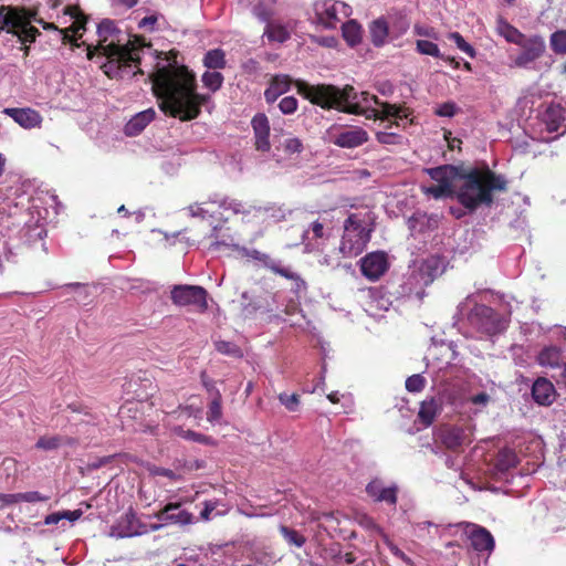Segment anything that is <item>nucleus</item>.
<instances>
[{
    "label": "nucleus",
    "mask_w": 566,
    "mask_h": 566,
    "mask_svg": "<svg viewBox=\"0 0 566 566\" xmlns=\"http://www.w3.org/2000/svg\"><path fill=\"white\" fill-rule=\"evenodd\" d=\"M439 409L440 403L434 398L424 400L420 406L418 413L419 419L424 426H430L433 422Z\"/></svg>",
    "instance_id": "33"
},
{
    "label": "nucleus",
    "mask_w": 566,
    "mask_h": 566,
    "mask_svg": "<svg viewBox=\"0 0 566 566\" xmlns=\"http://www.w3.org/2000/svg\"><path fill=\"white\" fill-rule=\"evenodd\" d=\"M416 50L419 54L429 55L436 59H444L441 54L439 46L428 40H417L416 41Z\"/></svg>",
    "instance_id": "41"
},
{
    "label": "nucleus",
    "mask_w": 566,
    "mask_h": 566,
    "mask_svg": "<svg viewBox=\"0 0 566 566\" xmlns=\"http://www.w3.org/2000/svg\"><path fill=\"white\" fill-rule=\"evenodd\" d=\"M207 69L219 70L226 66V54L221 49L209 50L203 56Z\"/></svg>",
    "instance_id": "38"
},
{
    "label": "nucleus",
    "mask_w": 566,
    "mask_h": 566,
    "mask_svg": "<svg viewBox=\"0 0 566 566\" xmlns=\"http://www.w3.org/2000/svg\"><path fill=\"white\" fill-rule=\"evenodd\" d=\"M216 350L222 355H227L234 358H241L243 356L242 349L234 343L228 340L214 342Z\"/></svg>",
    "instance_id": "42"
},
{
    "label": "nucleus",
    "mask_w": 566,
    "mask_h": 566,
    "mask_svg": "<svg viewBox=\"0 0 566 566\" xmlns=\"http://www.w3.org/2000/svg\"><path fill=\"white\" fill-rule=\"evenodd\" d=\"M388 268V258L382 251L371 252L360 260V271L370 281L378 280Z\"/></svg>",
    "instance_id": "17"
},
{
    "label": "nucleus",
    "mask_w": 566,
    "mask_h": 566,
    "mask_svg": "<svg viewBox=\"0 0 566 566\" xmlns=\"http://www.w3.org/2000/svg\"><path fill=\"white\" fill-rule=\"evenodd\" d=\"M174 431L178 437H180L185 440L193 441V442L206 444V446L214 444V439L212 437L196 432L193 430H189V429L186 430L181 427H176L174 429Z\"/></svg>",
    "instance_id": "37"
},
{
    "label": "nucleus",
    "mask_w": 566,
    "mask_h": 566,
    "mask_svg": "<svg viewBox=\"0 0 566 566\" xmlns=\"http://www.w3.org/2000/svg\"><path fill=\"white\" fill-rule=\"evenodd\" d=\"M413 32H415V34H417L419 36H426V38H431L433 40H438L437 32L434 31L433 28H430V27L416 24L413 27Z\"/></svg>",
    "instance_id": "60"
},
{
    "label": "nucleus",
    "mask_w": 566,
    "mask_h": 566,
    "mask_svg": "<svg viewBox=\"0 0 566 566\" xmlns=\"http://www.w3.org/2000/svg\"><path fill=\"white\" fill-rule=\"evenodd\" d=\"M342 31H343V36H344L345 41L350 46H354L360 42L361 28L356 21L349 20V21L344 22L342 25Z\"/></svg>",
    "instance_id": "35"
},
{
    "label": "nucleus",
    "mask_w": 566,
    "mask_h": 566,
    "mask_svg": "<svg viewBox=\"0 0 566 566\" xmlns=\"http://www.w3.org/2000/svg\"><path fill=\"white\" fill-rule=\"evenodd\" d=\"M263 35L266 36L270 42L283 43L290 39L289 30L284 25L273 22L272 20L265 22Z\"/></svg>",
    "instance_id": "30"
},
{
    "label": "nucleus",
    "mask_w": 566,
    "mask_h": 566,
    "mask_svg": "<svg viewBox=\"0 0 566 566\" xmlns=\"http://www.w3.org/2000/svg\"><path fill=\"white\" fill-rule=\"evenodd\" d=\"M15 504L21 502L35 503V502H46L51 499L50 495H43L38 491H30L23 493H14Z\"/></svg>",
    "instance_id": "48"
},
{
    "label": "nucleus",
    "mask_w": 566,
    "mask_h": 566,
    "mask_svg": "<svg viewBox=\"0 0 566 566\" xmlns=\"http://www.w3.org/2000/svg\"><path fill=\"white\" fill-rule=\"evenodd\" d=\"M426 174L439 185H447L452 190L455 189L459 182L463 168L453 165H442L438 167L424 169Z\"/></svg>",
    "instance_id": "20"
},
{
    "label": "nucleus",
    "mask_w": 566,
    "mask_h": 566,
    "mask_svg": "<svg viewBox=\"0 0 566 566\" xmlns=\"http://www.w3.org/2000/svg\"><path fill=\"white\" fill-rule=\"evenodd\" d=\"M537 363L546 368H563V353L557 346L551 345L544 347L537 355Z\"/></svg>",
    "instance_id": "25"
},
{
    "label": "nucleus",
    "mask_w": 566,
    "mask_h": 566,
    "mask_svg": "<svg viewBox=\"0 0 566 566\" xmlns=\"http://www.w3.org/2000/svg\"><path fill=\"white\" fill-rule=\"evenodd\" d=\"M282 148L289 155L300 154L303 150V144L300 138L290 136L283 142Z\"/></svg>",
    "instance_id": "53"
},
{
    "label": "nucleus",
    "mask_w": 566,
    "mask_h": 566,
    "mask_svg": "<svg viewBox=\"0 0 566 566\" xmlns=\"http://www.w3.org/2000/svg\"><path fill=\"white\" fill-rule=\"evenodd\" d=\"M314 12L319 25L335 29L338 23L350 15L352 8L342 1L317 0L314 3Z\"/></svg>",
    "instance_id": "9"
},
{
    "label": "nucleus",
    "mask_w": 566,
    "mask_h": 566,
    "mask_svg": "<svg viewBox=\"0 0 566 566\" xmlns=\"http://www.w3.org/2000/svg\"><path fill=\"white\" fill-rule=\"evenodd\" d=\"M167 21L164 15L159 13H151L144 17V31H158L166 29Z\"/></svg>",
    "instance_id": "46"
},
{
    "label": "nucleus",
    "mask_w": 566,
    "mask_h": 566,
    "mask_svg": "<svg viewBox=\"0 0 566 566\" xmlns=\"http://www.w3.org/2000/svg\"><path fill=\"white\" fill-rule=\"evenodd\" d=\"M469 526L472 528L469 535L472 547L478 552L491 553L495 546L492 534L480 525L469 524Z\"/></svg>",
    "instance_id": "22"
},
{
    "label": "nucleus",
    "mask_w": 566,
    "mask_h": 566,
    "mask_svg": "<svg viewBox=\"0 0 566 566\" xmlns=\"http://www.w3.org/2000/svg\"><path fill=\"white\" fill-rule=\"evenodd\" d=\"M552 51L558 55L566 54V30H557L549 36Z\"/></svg>",
    "instance_id": "40"
},
{
    "label": "nucleus",
    "mask_w": 566,
    "mask_h": 566,
    "mask_svg": "<svg viewBox=\"0 0 566 566\" xmlns=\"http://www.w3.org/2000/svg\"><path fill=\"white\" fill-rule=\"evenodd\" d=\"M165 294L164 286L153 281H144V297L153 300H160Z\"/></svg>",
    "instance_id": "50"
},
{
    "label": "nucleus",
    "mask_w": 566,
    "mask_h": 566,
    "mask_svg": "<svg viewBox=\"0 0 566 566\" xmlns=\"http://www.w3.org/2000/svg\"><path fill=\"white\" fill-rule=\"evenodd\" d=\"M203 505L200 516L205 521H209L216 516L226 515L229 512L228 504L219 500L206 501Z\"/></svg>",
    "instance_id": "32"
},
{
    "label": "nucleus",
    "mask_w": 566,
    "mask_h": 566,
    "mask_svg": "<svg viewBox=\"0 0 566 566\" xmlns=\"http://www.w3.org/2000/svg\"><path fill=\"white\" fill-rule=\"evenodd\" d=\"M291 81L286 75H276L270 82L264 91V99L268 104H273L281 95L290 90Z\"/></svg>",
    "instance_id": "26"
},
{
    "label": "nucleus",
    "mask_w": 566,
    "mask_h": 566,
    "mask_svg": "<svg viewBox=\"0 0 566 566\" xmlns=\"http://www.w3.org/2000/svg\"><path fill=\"white\" fill-rule=\"evenodd\" d=\"M506 184L504 176L496 175L488 166L482 169H463L455 185V199L471 213L480 206L490 207L493 203V191H504Z\"/></svg>",
    "instance_id": "4"
},
{
    "label": "nucleus",
    "mask_w": 566,
    "mask_h": 566,
    "mask_svg": "<svg viewBox=\"0 0 566 566\" xmlns=\"http://www.w3.org/2000/svg\"><path fill=\"white\" fill-rule=\"evenodd\" d=\"M469 401L472 405L485 407L488 405V402L490 401V396L486 392L482 391V392H479V394L470 397Z\"/></svg>",
    "instance_id": "63"
},
{
    "label": "nucleus",
    "mask_w": 566,
    "mask_h": 566,
    "mask_svg": "<svg viewBox=\"0 0 566 566\" xmlns=\"http://www.w3.org/2000/svg\"><path fill=\"white\" fill-rule=\"evenodd\" d=\"M469 324L486 335L502 333L507 327V321L490 306L476 304L468 314Z\"/></svg>",
    "instance_id": "7"
},
{
    "label": "nucleus",
    "mask_w": 566,
    "mask_h": 566,
    "mask_svg": "<svg viewBox=\"0 0 566 566\" xmlns=\"http://www.w3.org/2000/svg\"><path fill=\"white\" fill-rule=\"evenodd\" d=\"M140 133L142 113H138L125 125V134L127 136H138Z\"/></svg>",
    "instance_id": "57"
},
{
    "label": "nucleus",
    "mask_w": 566,
    "mask_h": 566,
    "mask_svg": "<svg viewBox=\"0 0 566 566\" xmlns=\"http://www.w3.org/2000/svg\"><path fill=\"white\" fill-rule=\"evenodd\" d=\"M517 45L521 48V52L513 59V66L525 70H535L536 61L546 52L544 38L539 34H532L530 36H525Z\"/></svg>",
    "instance_id": "10"
},
{
    "label": "nucleus",
    "mask_w": 566,
    "mask_h": 566,
    "mask_svg": "<svg viewBox=\"0 0 566 566\" xmlns=\"http://www.w3.org/2000/svg\"><path fill=\"white\" fill-rule=\"evenodd\" d=\"M310 232L313 233L314 238H322L324 235V226L319 221H314L310 229L304 231L303 233V240L308 238Z\"/></svg>",
    "instance_id": "61"
},
{
    "label": "nucleus",
    "mask_w": 566,
    "mask_h": 566,
    "mask_svg": "<svg viewBox=\"0 0 566 566\" xmlns=\"http://www.w3.org/2000/svg\"><path fill=\"white\" fill-rule=\"evenodd\" d=\"M235 250L248 259L258 261L264 268L271 270L273 273L279 274L285 279L292 280L296 282V286H305V282L301 279V276L293 272L290 266H283L281 261L272 259L269 254L261 252L256 249H249L245 247L235 245Z\"/></svg>",
    "instance_id": "12"
},
{
    "label": "nucleus",
    "mask_w": 566,
    "mask_h": 566,
    "mask_svg": "<svg viewBox=\"0 0 566 566\" xmlns=\"http://www.w3.org/2000/svg\"><path fill=\"white\" fill-rule=\"evenodd\" d=\"M518 460L516 453L511 449H502L496 458V469L500 472H506L516 467Z\"/></svg>",
    "instance_id": "36"
},
{
    "label": "nucleus",
    "mask_w": 566,
    "mask_h": 566,
    "mask_svg": "<svg viewBox=\"0 0 566 566\" xmlns=\"http://www.w3.org/2000/svg\"><path fill=\"white\" fill-rule=\"evenodd\" d=\"M24 11L27 12V19L25 21H22V28L19 34V41L22 44L35 42L36 38L41 34V32L34 25H32L33 22L40 24L46 31L59 32L60 28L56 24L46 22L40 18L38 15L36 9L24 7Z\"/></svg>",
    "instance_id": "15"
},
{
    "label": "nucleus",
    "mask_w": 566,
    "mask_h": 566,
    "mask_svg": "<svg viewBox=\"0 0 566 566\" xmlns=\"http://www.w3.org/2000/svg\"><path fill=\"white\" fill-rule=\"evenodd\" d=\"M328 138L340 148H356L368 142V133L358 126L335 125L328 129Z\"/></svg>",
    "instance_id": "14"
},
{
    "label": "nucleus",
    "mask_w": 566,
    "mask_h": 566,
    "mask_svg": "<svg viewBox=\"0 0 566 566\" xmlns=\"http://www.w3.org/2000/svg\"><path fill=\"white\" fill-rule=\"evenodd\" d=\"M116 25L112 20H103L97 28L98 41L96 45H87V59L106 57L101 64L104 73L109 77H124L142 73L138 51L142 49V35H134L133 41L119 44Z\"/></svg>",
    "instance_id": "3"
},
{
    "label": "nucleus",
    "mask_w": 566,
    "mask_h": 566,
    "mask_svg": "<svg viewBox=\"0 0 566 566\" xmlns=\"http://www.w3.org/2000/svg\"><path fill=\"white\" fill-rule=\"evenodd\" d=\"M251 126L253 129L254 146L259 151H270V122L264 113H256L251 119Z\"/></svg>",
    "instance_id": "18"
},
{
    "label": "nucleus",
    "mask_w": 566,
    "mask_h": 566,
    "mask_svg": "<svg viewBox=\"0 0 566 566\" xmlns=\"http://www.w3.org/2000/svg\"><path fill=\"white\" fill-rule=\"evenodd\" d=\"M434 280L433 266L431 261L422 263L419 268L409 271L402 277L399 286V294L403 297H416L422 300L426 287Z\"/></svg>",
    "instance_id": "6"
},
{
    "label": "nucleus",
    "mask_w": 566,
    "mask_h": 566,
    "mask_svg": "<svg viewBox=\"0 0 566 566\" xmlns=\"http://www.w3.org/2000/svg\"><path fill=\"white\" fill-rule=\"evenodd\" d=\"M298 101L294 96H285L279 103V108L284 115H291L296 112Z\"/></svg>",
    "instance_id": "55"
},
{
    "label": "nucleus",
    "mask_w": 566,
    "mask_h": 566,
    "mask_svg": "<svg viewBox=\"0 0 566 566\" xmlns=\"http://www.w3.org/2000/svg\"><path fill=\"white\" fill-rule=\"evenodd\" d=\"M370 239V230L357 213H352L344 222V234L339 244V252L344 258L360 254Z\"/></svg>",
    "instance_id": "5"
},
{
    "label": "nucleus",
    "mask_w": 566,
    "mask_h": 566,
    "mask_svg": "<svg viewBox=\"0 0 566 566\" xmlns=\"http://www.w3.org/2000/svg\"><path fill=\"white\" fill-rule=\"evenodd\" d=\"M22 6H0V32L7 31L19 38L22 21L27 19Z\"/></svg>",
    "instance_id": "16"
},
{
    "label": "nucleus",
    "mask_w": 566,
    "mask_h": 566,
    "mask_svg": "<svg viewBox=\"0 0 566 566\" xmlns=\"http://www.w3.org/2000/svg\"><path fill=\"white\" fill-rule=\"evenodd\" d=\"M279 401L291 412H295L300 409V396L297 394L289 395L281 392L279 395Z\"/></svg>",
    "instance_id": "52"
},
{
    "label": "nucleus",
    "mask_w": 566,
    "mask_h": 566,
    "mask_svg": "<svg viewBox=\"0 0 566 566\" xmlns=\"http://www.w3.org/2000/svg\"><path fill=\"white\" fill-rule=\"evenodd\" d=\"M219 207L224 210H231L233 213H250V208H247L241 201L223 197L219 202Z\"/></svg>",
    "instance_id": "47"
},
{
    "label": "nucleus",
    "mask_w": 566,
    "mask_h": 566,
    "mask_svg": "<svg viewBox=\"0 0 566 566\" xmlns=\"http://www.w3.org/2000/svg\"><path fill=\"white\" fill-rule=\"evenodd\" d=\"M342 258L344 256L339 252L338 248L337 250H333L331 253H325L322 255L318 260V263L331 269H337L342 264Z\"/></svg>",
    "instance_id": "49"
},
{
    "label": "nucleus",
    "mask_w": 566,
    "mask_h": 566,
    "mask_svg": "<svg viewBox=\"0 0 566 566\" xmlns=\"http://www.w3.org/2000/svg\"><path fill=\"white\" fill-rule=\"evenodd\" d=\"M423 192L434 199L455 198V190L447 185H431L423 187Z\"/></svg>",
    "instance_id": "39"
},
{
    "label": "nucleus",
    "mask_w": 566,
    "mask_h": 566,
    "mask_svg": "<svg viewBox=\"0 0 566 566\" xmlns=\"http://www.w3.org/2000/svg\"><path fill=\"white\" fill-rule=\"evenodd\" d=\"M3 113L10 116L18 125L24 129L39 128L43 122L42 115L31 107L4 108Z\"/></svg>",
    "instance_id": "19"
},
{
    "label": "nucleus",
    "mask_w": 566,
    "mask_h": 566,
    "mask_svg": "<svg viewBox=\"0 0 566 566\" xmlns=\"http://www.w3.org/2000/svg\"><path fill=\"white\" fill-rule=\"evenodd\" d=\"M241 315L244 318L252 317L256 312L261 310H265L266 312H270L271 308H268L263 301L260 297L251 298L249 295V292H243L241 294Z\"/></svg>",
    "instance_id": "29"
},
{
    "label": "nucleus",
    "mask_w": 566,
    "mask_h": 566,
    "mask_svg": "<svg viewBox=\"0 0 566 566\" xmlns=\"http://www.w3.org/2000/svg\"><path fill=\"white\" fill-rule=\"evenodd\" d=\"M142 524L132 511L125 513L112 527V535L117 537H132L140 534Z\"/></svg>",
    "instance_id": "21"
},
{
    "label": "nucleus",
    "mask_w": 566,
    "mask_h": 566,
    "mask_svg": "<svg viewBox=\"0 0 566 566\" xmlns=\"http://www.w3.org/2000/svg\"><path fill=\"white\" fill-rule=\"evenodd\" d=\"M426 379L420 375L416 374L407 378L406 389L409 392H419L424 388Z\"/></svg>",
    "instance_id": "54"
},
{
    "label": "nucleus",
    "mask_w": 566,
    "mask_h": 566,
    "mask_svg": "<svg viewBox=\"0 0 566 566\" xmlns=\"http://www.w3.org/2000/svg\"><path fill=\"white\" fill-rule=\"evenodd\" d=\"M276 2L277 0H259L252 8L253 17L263 23L272 20Z\"/></svg>",
    "instance_id": "31"
},
{
    "label": "nucleus",
    "mask_w": 566,
    "mask_h": 566,
    "mask_svg": "<svg viewBox=\"0 0 566 566\" xmlns=\"http://www.w3.org/2000/svg\"><path fill=\"white\" fill-rule=\"evenodd\" d=\"M222 419V396L219 390H214V396L211 397L209 403L207 420L211 424H219Z\"/></svg>",
    "instance_id": "34"
},
{
    "label": "nucleus",
    "mask_w": 566,
    "mask_h": 566,
    "mask_svg": "<svg viewBox=\"0 0 566 566\" xmlns=\"http://www.w3.org/2000/svg\"><path fill=\"white\" fill-rule=\"evenodd\" d=\"M566 111L559 104H551L543 114V122L548 132H557L566 119Z\"/></svg>",
    "instance_id": "27"
},
{
    "label": "nucleus",
    "mask_w": 566,
    "mask_h": 566,
    "mask_svg": "<svg viewBox=\"0 0 566 566\" xmlns=\"http://www.w3.org/2000/svg\"><path fill=\"white\" fill-rule=\"evenodd\" d=\"M458 111L459 107L454 102H446L443 104L438 105V107L434 111V114L440 117H453Z\"/></svg>",
    "instance_id": "58"
},
{
    "label": "nucleus",
    "mask_w": 566,
    "mask_h": 566,
    "mask_svg": "<svg viewBox=\"0 0 566 566\" xmlns=\"http://www.w3.org/2000/svg\"><path fill=\"white\" fill-rule=\"evenodd\" d=\"M280 533L290 545H293L295 547H302L306 542L305 537L302 534L285 525L280 526Z\"/></svg>",
    "instance_id": "44"
},
{
    "label": "nucleus",
    "mask_w": 566,
    "mask_h": 566,
    "mask_svg": "<svg viewBox=\"0 0 566 566\" xmlns=\"http://www.w3.org/2000/svg\"><path fill=\"white\" fill-rule=\"evenodd\" d=\"M448 38L454 42V44L460 51L464 52L470 57L475 56L474 48L471 44H469L459 32H451L449 33Z\"/></svg>",
    "instance_id": "51"
},
{
    "label": "nucleus",
    "mask_w": 566,
    "mask_h": 566,
    "mask_svg": "<svg viewBox=\"0 0 566 566\" xmlns=\"http://www.w3.org/2000/svg\"><path fill=\"white\" fill-rule=\"evenodd\" d=\"M532 396L538 405L549 406L555 400L556 390L548 379L538 378L532 386Z\"/></svg>",
    "instance_id": "24"
},
{
    "label": "nucleus",
    "mask_w": 566,
    "mask_h": 566,
    "mask_svg": "<svg viewBox=\"0 0 566 566\" xmlns=\"http://www.w3.org/2000/svg\"><path fill=\"white\" fill-rule=\"evenodd\" d=\"M64 14L70 15L73 20L85 17L78 6H66L63 10Z\"/></svg>",
    "instance_id": "64"
},
{
    "label": "nucleus",
    "mask_w": 566,
    "mask_h": 566,
    "mask_svg": "<svg viewBox=\"0 0 566 566\" xmlns=\"http://www.w3.org/2000/svg\"><path fill=\"white\" fill-rule=\"evenodd\" d=\"M377 140L384 145H396L400 143L401 136L396 133L378 132Z\"/></svg>",
    "instance_id": "59"
},
{
    "label": "nucleus",
    "mask_w": 566,
    "mask_h": 566,
    "mask_svg": "<svg viewBox=\"0 0 566 566\" xmlns=\"http://www.w3.org/2000/svg\"><path fill=\"white\" fill-rule=\"evenodd\" d=\"M202 83L203 85L212 92H217L223 83V75L220 72L206 71L202 74Z\"/></svg>",
    "instance_id": "45"
},
{
    "label": "nucleus",
    "mask_w": 566,
    "mask_h": 566,
    "mask_svg": "<svg viewBox=\"0 0 566 566\" xmlns=\"http://www.w3.org/2000/svg\"><path fill=\"white\" fill-rule=\"evenodd\" d=\"M434 441L448 450L460 452L473 441V428L471 424H443L437 429Z\"/></svg>",
    "instance_id": "8"
},
{
    "label": "nucleus",
    "mask_w": 566,
    "mask_h": 566,
    "mask_svg": "<svg viewBox=\"0 0 566 566\" xmlns=\"http://www.w3.org/2000/svg\"><path fill=\"white\" fill-rule=\"evenodd\" d=\"M146 54L154 62L148 81L160 101V108L184 122L198 117L201 106L210 102V96L197 93L196 75L180 65L176 55L153 50L144 38V56Z\"/></svg>",
    "instance_id": "1"
},
{
    "label": "nucleus",
    "mask_w": 566,
    "mask_h": 566,
    "mask_svg": "<svg viewBox=\"0 0 566 566\" xmlns=\"http://www.w3.org/2000/svg\"><path fill=\"white\" fill-rule=\"evenodd\" d=\"M62 439L59 436L53 437H41L35 447L43 450H54L61 446Z\"/></svg>",
    "instance_id": "56"
},
{
    "label": "nucleus",
    "mask_w": 566,
    "mask_h": 566,
    "mask_svg": "<svg viewBox=\"0 0 566 566\" xmlns=\"http://www.w3.org/2000/svg\"><path fill=\"white\" fill-rule=\"evenodd\" d=\"M496 31L506 42L517 45L526 36L517 28L500 17L496 20Z\"/></svg>",
    "instance_id": "28"
},
{
    "label": "nucleus",
    "mask_w": 566,
    "mask_h": 566,
    "mask_svg": "<svg viewBox=\"0 0 566 566\" xmlns=\"http://www.w3.org/2000/svg\"><path fill=\"white\" fill-rule=\"evenodd\" d=\"M367 494L376 502H386L390 505L397 503V486L385 488L379 480L369 482L366 486Z\"/></svg>",
    "instance_id": "23"
},
{
    "label": "nucleus",
    "mask_w": 566,
    "mask_h": 566,
    "mask_svg": "<svg viewBox=\"0 0 566 566\" xmlns=\"http://www.w3.org/2000/svg\"><path fill=\"white\" fill-rule=\"evenodd\" d=\"M298 93L312 104L323 109L363 115L368 119L389 118L402 119L406 115L397 105L379 101L376 95L368 92H357L354 86L338 87L332 84L297 83Z\"/></svg>",
    "instance_id": "2"
},
{
    "label": "nucleus",
    "mask_w": 566,
    "mask_h": 566,
    "mask_svg": "<svg viewBox=\"0 0 566 566\" xmlns=\"http://www.w3.org/2000/svg\"><path fill=\"white\" fill-rule=\"evenodd\" d=\"M59 32L62 34V43L63 44H72L74 46H80L77 43V38L70 31V29H60Z\"/></svg>",
    "instance_id": "62"
},
{
    "label": "nucleus",
    "mask_w": 566,
    "mask_h": 566,
    "mask_svg": "<svg viewBox=\"0 0 566 566\" xmlns=\"http://www.w3.org/2000/svg\"><path fill=\"white\" fill-rule=\"evenodd\" d=\"M192 515L180 505H168L160 513L155 515H147L144 518V533L148 531L158 530L170 523L186 525L191 523Z\"/></svg>",
    "instance_id": "13"
},
{
    "label": "nucleus",
    "mask_w": 566,
    "mask_h": 566,
    "mask_svg": "<svg viewBox=\"0 0 566 566\" xmlns=\"http://www.w3.org/2000/svg\"><path fill=\"white\" fill-rule=\"evenodd\" d=\"M170 297L176 306H195L200 313H205L208 310V292L199 285H174L170 291Z\"/></svg>",
    "instance_id": "11"
},
{
    "label": "nucleus",
    "mask_w": 566,
    "mask_h": 566,
    "mask_svg": "<svg viewBox=\"0 0 566 566\" xmlns=\"http://www.w3.org/2000/svg\"><path fill=\"white\" fill-rule=\"evenodd\" d=\"M370 33L375 45H381L388 34V28L385 20H375L370 27Z\"/></svg>",
    "instance_id": "43"
}]
</instances>
